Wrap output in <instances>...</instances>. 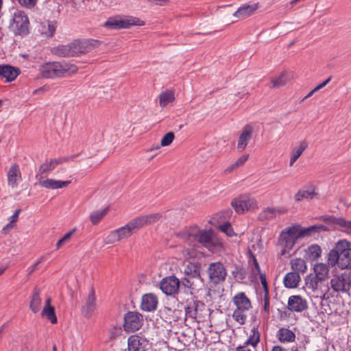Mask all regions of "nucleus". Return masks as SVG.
Returning a JSON list of instances; mask_svg holds the SVG:
<instances>
[{
    "instance_id": "1",
    "label": "nucleus",
    "mask_w": 351,
    "mask_h": 351,
    "mask_svg": "<svg viewBox=\"0 0 351 351\" xmlns=\"http://www.w3.org/2000/svg\"><path fill=\"white\" fill-rule=\"evenodd\" d=\"M162 217V215L161 213H156L145 215H141L132 219L125 226L116 229L120 241L129 238L142 228L158 221L160 220Z\"/></svg>"
},
{
    "instance_id": "2",
    "label": "nucleus",
    "mask_w": 351,
    "mask_h": 351,
    "mask_svg": "<svg viewBox=\"0 0 351 351\" xmlns=\"http://www.w3.org/2000/svg\"><path fill=\"white\" fill-rule=\"evenodd\" d=\"M328 263L332 267L336 265L342 269L351 271V246L346 240L337 242L328 254Z\"/></svg>"
},
{
    "instance_id": "3",
    "label": "nucleus",
    "mask_w": 351,
    "mask_h": 351,
    "mask_svg": "<svg viewBox=\"0 0 351 351\" xmlns=\"http://www.w3.org/2000/svg\"><path fill=\"white\" fill-rule=\"evenodd\" d=\"M78 68L75 64H71L65 62H47L41 65L39 71L40 75L45 78L62 77L66 75H71L77 73Z\"/></svg>"
},
{
    "instance_id": "4",
    "label": "nucleus",
    "mask_w": 351,
    "mask_h": 351,
    "mask_svg": "<svg viewBox=\"0 0 351 351\" xmlns=\"http://www.w3.org/2000/svg\"><path fill=\"white\" fill-rule=\"evenodd\" d=\"M200 268L201 265L198 262H189L184 268L185 277L181 281L182 285L191 290L197 289L202 283Z\"/></svg>"
},
{
    "instance_id": "5",
    "label": "nucleus",
    "mask_w": 351,
    "mask_h": 351,
    "mask_svg": "<svg viewBox=\"0 0 351 351\" xmlns=\"http://www.w3.org/2000/svg\"><path fill=\"white\" fill-rule=\"evenodd\" d=\"M295 225L283 229L278 237V245L282 247L281 255L289 253L296 243L299 237Z\"/></svg>"
},
{
    "instance_id": "6",
    "label": "nucleus",
    "mask_w": 351,
    "mask_h": 351,
    "mask_svg": "<svg viewBox=\"0 0 351 351\" xmlns=\"http://www.w3.org/2000/svg\"><path fill=\"white\" fill-rule=\"evenodd\" d=\"M331 289L337 293H348L351 287V271L345 270L335 274L330 281Z\"/></svg>"
},
{
    "instance_id": "7",
    "label": "nucleus",
    "mask_w": 351,
    "mask_h": 351,
    "mask_svg": "<svg viewBox=\"0 0 351 351\" xmlns=\"http://www.w3.org/2000/svg\"><path fill=\"white\" fill-rule=\"evenodd\" d=\"M207 272L210 280L214 284L225 281L227 271L223 265L220 262L212 263L208 265Z\"/></svg>"
},
{
    "instance_id": "8",
    "label": "nucleus",
    "mask_w": 351,
    "mask_h": 351,
    "mask_svg": "<svg viewBox=\"0 0 351 351\" xmlns=\"http://www.w3.org/2000/svg\"><path fill=\"white\" fill-rule=\"evenodd\" d=\"M101 45V42L94 39L77 40L73 42L75 56L90 52Z\"/></svg>"
},
{
    "instance_id": "9",
    "label": "nucleus",
    "mask_w": 351,
    "mask_h": 351,
    "mask_svg": "<svg viewBox=\"0 0 351 351\" xmlns=\"http://www.w3.org/2000/svg\"><path fill=\"white\" fill-rule=\"evenodd\" d=\"M232 206L238 213L257 208L256 201L247 195H241L232 201Z\"/></svg>"
},
{
    "instance_id": "10",
    "label": "nucleus",
    "mask_w": 351,
    "mask_h": 351,
    "mask_svg": "<svg viewBox=\"0 0 351 351\" xmlns=\"http://www.w3.org/2000/svg\"><path fill=\"white\" fill-rule=\"evenodd\" d=\"M143 316L137 312L129 311L124 316L123 327L127 332L138 330L143 324Z\"/></svg>"
},
{
    "instance_id": "11",
    "label": "nucleus",
    "mask_w": 351,
    "mask_h": 351,
    "mask_svg": "<svg viewBox=\"0 0 351 351\" xmlns=\"http://www.w3.org/2000/svg\"><path fill=\"white\" fill-rule=\"evenodd\" d=\"M321 219L330 226L331 228L351 234V221H346L343 218H338L334 216H322Z\"/></svg>"
},
{
    "instance_id": "12",
    "label": "nucleus",
    "mask_w": 351,
    "mask_h": 351,
    "mask_svg": "<svg viewBox=\"0 0 351 351\" xmlns=\"http://www.w3.org/2000/svg\"><path fill=\"white\" fill-rule=\"evenodd\" d=\"M144 21L138 18L130 17L123 20H115L110 19L105 23V26L112 29L128 28L132 25H143Z\"/></svg>"
},
{
    "instance_id": "13",
    "label": "nucleus",
    "mask_w": 351,
    "mask_h": 351,
    "mask_svg": "<svg viewBox=\"0 0 351 351\" xmlns=\"http://www.w3.org/2000/svg\"><path fill=\"white\" fill-rule=\"evenodd\" d=\"M12 25L19 34L28 33L29 20L23 11L16 10L14 13Z\"/></svg>"
},
{
    "instance_id": "14",
    "label": "nucleus",
    "mask_w": 351,
    "mask_h": 351,
    "mask_svg": "<svg viewBox=\"0 0 351 351\" xmlns=\"http://www.w3.org/2000/svg\"><path fill=\"white\" fill-rule=\"evenodd\" d=\"M150 348L151 344L145 337L134 335L128 339V351H147Z\"/></svg>"
},
{
    "instance_id": "15",
    "label": "nucleus",
    "mask_w": 351,
    "mask_h": 351,
    "mask_svg": "<svg viewBox=\"0 0 351 351\" xmlns=\"http://www.w3.org/2000/svg\"><path fill=\"white\" fill-rule=\"evenodd\" d=\"M180 285V280L176 276H171L162 280L160 288L166 295H171L178 292Z\"/></svg>"
},
{
    "instance_id": "16",
    "label": "nucleus",
    "mask_w": 351,
    "mask_h": 351,
    "mask_svg": "<svg viewBox=\"0 0 351 351\" xmlns=\"http://www.w3.org/2000/svg\"><path fill=\"white\" fill-rule=\"evenodd\" d=\"M205 308V304L204 302L199 300H193L191 302H188L186 306L185 307V316L191 318L193 320H195L197 317H201V312Z\"/></svg>"
},
{
    "instance_id": "17",
    "label": "nucleus",
    "mask_w": 351,
    "mask_h": 351,
    "mask_svg": "<svg viewBox=\"0 0 351 351\" xmlns=\"http://www.w3.org/2000/svg\"><path fill=\"white\" fill-rule=\"evenodd\" d=\"M287 308L293 312L300 313L308 308V303L300 295H291L288 299Z\"/></svg>"
},
{
    "instance_id": "18",
    "label": "nucleus",
    "mask_w": 351,
    "mask_h": 351,
    "mask_svg": "<svg viewBox=\"0 0 351 351\" xmlns=\"http://www.w3.org/2000/svg\"><path fill=\"white\" fill-rule=\"evenodd\" d=\"M297 228L298 236L299 239L314 236L316 233L320 232L328 231L329 228L324 225H314L307 228H302L300 225H295Z\"/></svg>"
},
{
    "instance_id": "19",
    "label": "nucleus",
    "mask_w": 351,
    "mask_h": 351,
    "mask_svg": "<svg viewBox=\"0 0 351 351\" xmlns=\"http://www.w3.org/2000/svg\"><path fill=\"white\" fill-rule=\"evenodd\" d=\"M178 235L189 245L193 247L198 246L199 228L197 227L189 228L180 232Z\"/></svg>"
},
{
    "instance_id": "20",
    "label": "nucleus",
    "mask_w": 351,
    "mask_h": 351,
    "mask_svg": "<svg viewBox=\"0 0 351 351\" xmlns=\"http://www.w3.org/2000/svg\"><path fill=\"white\" fill-rule=\"evenodd\" d=\"M253 132V127L250 125H246L243 128L238 139L237 149L239 152H243L245 149L252 137Z\"/></svg>"
},
{
    "instance_id": "21",
    "label": "nucleus",
    "mask_w": 351,
    "mask_h": 351,
    "mask_svg": "<svg viewBox=\"0 0 351 351\" xmlns=\"http://www.w3.org/2000/svg\"><path fill=\"white\" fill-rule=\"evenodd\" d=\"M96 309V298L93 287L90 289L89 294L86 300L84 305L82 308V313L86 317H90L93 312Z\"/></svg>"
},
{
    "instance_id": "22",
    "label": "nucleus",
    "mask_w": 351,
    "mask_h": 351,
    "mask_svg": "<svg viewBox=\"0 0 351 351\" xmlns=\"http://www.w3.org/2000/svg\"><path fill=\"white\" fill-rule=\"evenodd\" d=\"M158 298L154 293H146L143 295L141 308L144 311H153L156 309Z\"/></svg>"
},
{
    "instance_id": "23",
    "label": "nucleus",
    "mask_w": 351,
    "mask_h": 351,
    "mask_svg": "<svg viewBox=\"0 0 351 351\" xmlns=\"http://www.w3.org/2000/svg\"><path fill=\"white\" fill-rule=\"evenodd\" d=\"M232 302L238 310L247 311L252 308L250 300L244 292L237 293L232 298Z\"/></svg>"
},
{
    "instance_id": "24",
    "label": "nucleus",
    "mask_w": 351,
    "mask_h": 351,
    "mask_svg": "<svg viewBox=\"0 0 351 351\" xmlns=\"http://www.w3.org/2000/svg\"><path fill=\"white\" fill-rule=\"evenodd\" d=\"M315 190L316 186L313 184L304 186L297 192L294 196V199L296 202H300L303 199H312L317 195Z\"/></svg>"
},
{
    "instance_id": "25",
    "label": "nucleus",
    "mask_w": 351,
    "mask_h": 351,
    "mask_svg": "<svg viewBox=\"0 0 351 351\" xmlns=\"http://www.w3.org/2000/svg\"><path fill=\"white\" fill-rule=\"evenodd\" d=\"M19 74V68L8 64L0 66V77L8 82L14 80Z\"/></svg>"
},
{
    "instance_id": "26",
    "label": "nucleus",
    "mask_w": 351,
    "mask_h": 351,
    "mask_svg": "<svg viewBox=\"0 0 351 351\" xmlns=\"http://www.w3.org/2000/svg\"><path fill=\"white\" fill-rule=\"evenodd\" d=\"M71 181H61L56 180L54 179L47 178L46 180L38 179V184L41 187L47 189H57L66 187Z\"/></svg>"
},
{
    "instance_id": "27",
    "label": "nucleus",
    "mask_w": 351,
    "mask_h": 351,
    "mask_svg": "<svg viewBox=\"0 0 351 351\" xmlns=\"http://www.w3.org/2000/svg\"><path fill=\"white\" fill-rule=\"evenodd\" d=\"M210 249L214 245L213 232L211 230L199 229L198 245Z\"/></svg>"
},
{
    "instance_id": "28",
    "label": "nucleus",
    "mask_w": 351,
    "mask_h": 351,
    "mask_svg": "<svg viewBox=\"0 0 351 351\" xmlns=\"http://www.w3.org/2000/svg\"><path fill=\"white\" fill-rule=\"evenodd\" d=\"M41 290L36 287L32 292L29 301V308L34 313H38L41 308L42 300L40 298Z\"/></svg>"
},
{
    "instance_id": "29",
    "label": "nucleus",
    "mask_w": 351,
    "mask_h": 351,
    "mask_svg": "<svg viewBox=\"0 0 351 351\" xmlns=\"http://www.w3.org/2000/svg\"><path fill=\"white\" fill-rule=\"evenodd\" d=\"M7 176L8 184L12 188L16 187L18 180H21V173L19 169V166L17 164H13L9 169Z\"/></svg>"
},
{
    "instance_id": "30",
    "label": "nucleus",
    "mask_w": 351,
    "mask_h": 351,
    "mask_svg": "<svg viewBox=\"0 0 351 351\" xmlns=\"http://www.w3.org/2000/svg\"><path fill=\"white\" fill-rule=\"evenodd\" d=\"M313 269L314 275L317 280L323 282L329 278V266L328 265L322 263H317Z\"/></svg>"
},
{
    "instance_id": "31",
    "label": "nucleus",
    "mask_w": 351,
    "mask_h": 351,
    "mask_svg": "<svg viewBox=\"0 0 351 351\" xmlns=\"http://www.w3.org/2000/svg\"><path fill=\"white\" fill-rule=\"evenodd\" d=\"M41 316L46 317L51 324L57 323L55 308L51 305L50 298H47L45 302V306L41 311Z\"/></svg>"
},
{
    "instance_id": "32",
    "label": "nucleus",
    "mask_w": 351,
    "mask_h": 351,
    "mask_svg": "<svg viewBox=\"0 0 351 351\" xmlns=\"http://www.w3.org/2000/svg\"><path fill=\"white\" fill-rule=\"evenodd\" d=\"M54 55L60 57H73L75 56L73 43L66 45H60L57 47H54L51 50Z\"/></svg>"
},
{
    "instance_id": "33",
    "label": "nucleus",
    "mask_w": 351,
    "mask_h": 351,
    "mask_svg": "<svg viewBox=\"0 0 351 351\" xmlns=\"http://www.w3.org/2000/svg\"><path fill=\"white\" fill-rule=\"evenodd\" d=\"M258 3L244 4L234 13L236 17H247L252 15L258 9Z\"/></svg>"
},
{
    "instance_id": "34",
    "label": "nucleus",
    "mask_w": 351,
    "mask_h": 351,
    "mask_svg": "<svg viewBox=\"0 0 351 351\" xmlns=\"http://www.w3.org/2000/svg\"><path fill=\"white\" fill-rule=\"evenodd\" d=\"M300 281V276L297 272L287 273L283 279L284 285L287 288H296Z\"/></svg>"
},
{
    "instance_id": "35",
    "label": "nucleus",
    "mask_w": 351,
    "mask_h": 351,
    "mask_svg": "<svg viewBox=\"0 0 351 351\" xmlns=\"http://www.w3.org/2000/svg\"><path fill=\"white\" fill-rule=\"evenodd\" d=\"M276 337L281 343L293 342L295 339V334L291 330L286 328H280L277 332Z\"/></svg>"
},
{
    "instance_id": "36",
    "label": "nucleus",
    "mask_w": 351,
    "mask_h": 351,
    "mask_svg": "<svg viewBox=\"0 0 351 351\" xmlns=\"http://www.w3.org/2000/svg\"><path fill=\"white\" fill-rule=\"evenodd\" d=\"M290 265L293 272L304 274L307 270V265L305 261L301 258H293L290 261Z\"/></svg>"
},
{
    "instance_id": "37",
    "label": "nucleus",
    "mask_w": 351,
    "mask_h": 351,
    "mask_svg": "<svg viewBox=\"0 0 351 351\" xmlns=\"http://www.w3.org/2000/svg\"><path fill=\"white\" fill-rule=\"evenodd\" d=\"M308 143L306 141H302L300 143L298 147H294L291 152V156L290 158V166H292L295 162L301 156L302 152L307 148Z\"/></svg>"
},
{
    "instance_id": "38",
    "label": "nucleus",
    "mask_w": 351,
    "mask_h": 351,
    "mask_svg": "<svg viewBox=\"0 0 351 351\" xmlns=\"http://www.w3.org/2000/svg\"><path fill=\"white\" fill-rule=\"evenodd\" d=\"M322 254L321 247L316 244L311 245L305 250V254L307 258L311 261H315Z\"/></svg>"
},
{
    "instance_id": "39",
    "label": "nucleus",
    "mask_w": 351,
    "mask_h": 351,
    "mask_svg": "<svg viewBox=\"0 0 351 351\" xmlns=\"http://www.w3.org/2000/svg\"><path fill=\"white\" fill-rule=\"evenodd\" d=\"M55 169L53 163L51 160L45 161L41 164L38 168V173L36 178L38 180L39 178L43 179L44 175H47Z\"/></svg>"
},
{
    "instance_id": "40",
    "label": "nucleus",
    "mask_w": 351,
    "mask_h": 351,
    "mask_svg": "<svg viewBox=\"0 0 351 351\" xmlns=\"http://www.w3.org/2000/svg\"><path fill=\"white\" fill-rule=\"evenodd\" d=\"M261 334L258 331V327L254 326L251 330V333L247 340L244 343L245 345L252 346L255 348L260 341Z\"/></svg>"
},
{
    "instance_id": "41",
    "label": "nucleus",
    "mask_w": 351,
    "mask_h": 351,
    "mask_svg": "<svg viewBox=\"0 0 351 351\" xmlns=\"http://www.w3.org/2000/svg\"><path fill=\"white\" fill-rule=\"evenodd\" d=\"M54 21H46L42 25L41 32L47 37H52L56 32V25Z\"/></svg>"
},
{
    "instance_id": "42",
    "label": "nucleus",
    "mask_w": 351,
    "mask_h": 351,
    "mask_svg": "<svg viewBox=\"0 0 351 351\" xmlns=\"http://www.w3.org/2000/svg\"><path fill=\"white\" fill-rule=\"evenodd\" d=\"M159 99L160 106L164 107L175 99L174 93L172 90H167L160 95Z\"/></svg>"
},
{
    "instance_id": "43",
    "label": "nucleus",
    "mask_w": 351,
    "mask_h": 351,
    "mask_svg": "<svg viewBox=\"0 0 351 351\" xmlns=\"http://www.w3.org/2000/svg\"><path fill=\"white\" fill-rule=\"evenodd\" d=\"M322 283L320 280L315 278V276L313 274L308 275L305 278V285L308 289L315 291L318 289L319 285Z\"/></svg>"
},
{
    "instance_id": "44",
    "label": "nucleus",
    "mask_w": 351,
    "mask_h": 351,
    "mask_svg": "<svg viewBox=\"0 0 351 351\" xmlns=\"http://www.w3.org/2000/svg\"><path fill=\"white\" fill-rule=\"evenodd\" d=\"M276 213L277 210L276 208L268 207L260 213L258 215V219L261 221L271 220L276 217Z\"/></svg>"
},
{
    "instance_id": "45",
    "label": "nucleus",
    "mask_w": 351,
    "mask_h": 351,
    "mask_svg": "<svg viewBox=\"0 0 351 351\" xmlns=\"http://www.w3.org/2000/svg\"><path fill=\"white\" fill-rule=\"evenodd\" d=\"M288 82L286 73H282L278 77H274L271 80L272 86L274 88H280L285 86Z\"/></svg>"
},
{
    "instance_id": "46",
    "label": "nucleus",
    "mask_w": 351,
    "mask_h": 351,
    "mask_svg": "<svg viewBox=\"0 0 351 351\" xmlns=\"http://www.w3.org/2000/svg\"><path fill=\"white\" fill-rule=\"evenodd\" d=\"M108 208L102 210L93 212L90 215V219L93 224H97L101 219L106 215Z\"/></svg>"
},
{
    "instance_id": "47",
    "label": "nucleus",
    "mask_w": 351,
    "mask_h": 351,
    "mask_svg": "<svg viewBox=\"0 0 351 351\" xmlns=\"http://www.w3.org/2000/svg\"><path fill=\"white\" fill-rule=\"evenodd\" d=\"M244 311L235 309L232 313L233 319L239 324L243 325L245 323L247 316Z\"/></svg>"
},
{
    "instance_id": "48",
    "label": "nucleus",
    "mask_w": 351,
    "mask_h": 351,
    "mask_svg": "<svg viewBox=\"0 0 351 351\" xmlns=\"http://www.w3.org/2000/svg\"><path fill=\"white\" fill-rule=\"evenodd\" d=\"M121 241L116 230L110 232L108 235L104 239L105 244H113L116 242Z\"/></svg>"
},
{
    "instance_id": "49",
    "label": "nucleus",
    "mask_w": 351,
    "mask_h": 351,
    "mask_svg": "<svg viewBox=\"0 0 351 351\" xmlns=\"http://www.w3.org/2000/svg\"><path fill=\"white\" fill-rule=\"evenodd\" d=\"M175 138V135L173 132H169L167 133L161 139L160 145L161 146H168L169 145Z\"/></svg>"
},
{
    "instance_id": "50",
    "label": "nucleus",
    "mask_w": 351,
    "mask_h": 351,
    "mask_svg": "<svg viewBox=\"0 0 351 351\" xmlns=\"http://www.w3.org/2000/svg\"><path fill=\"white\" fill-rule=\"evenodd\" d=\"M75 229H73L70 232H67L62 238H61L56 243V246L57 249H59L62 245L66 243L71 237L72 234L75 232Z\"/></svg>"
},
{
    "instance_id": "51",
    "label": "nucleus",
    "mask_w": 351,
    "mask_h": 351,
    "mask_svg": "<svg viewBox=\"0 0 351 351\" xmlns=\"http://www.w3.org/2000/svg\"><path fill=\"white\" fill-rule=\"evenodd\" d=\"M263 302H264V305H263L264 312L265 313V314L268 317L269 315V314H270V304H269V292L268 293H264V295H263Z\"/></svg>"
},
{
    "instance_id": "52",
    "label": "nucleus",
    "mask_w": 351,
    "mask_h": 351,
    "mask_svg": "<svg viewBox=\"0 0 351 351\" xmlns=\"http://www.w3.org/2000/svg\"><path fill=\"white\" fill-rule=\"evenodd\" d=\"M219 230L229 237L232 236L233 234V230L230 223H225L219 226Z\"/></svg>"
},
{
    "instance_id": "53",
    "label": "nucleus",
    "mask_w": 351,
    "mask_h": 351,
    "mask_svg": "<svg viewBox=\"0 0 351 351\" xmlns=\"http://www.w3.org/2000/svg\"><path fill=\"white\" fill-rule=\"evenodd\" d=\"M181 252L184 259L190 258L195 254L194 250L191 248H182Z\"/></svg>"
},
{
    "instance_id": "54",
    "label": "nucleus",
    "mask_w": 351,
    "mask_h": 351,
    "mask_svg": "<svg viewBox=\"0 0 351 351\" xmlns=\"http://www.w3.org/2000/svg\"><path fill=\"white\" fill-rule=\"evenodd\" d=\"M36 1L37 0H19L20 5L27 8H33L36 5Z\"/></svg>"
},
{
    "instance_id": "55",
    "label": "nucleus",
    "mask_w": 351,
    "mask_h": 351,
    "mask_svg": "<svg viewBox=\"0 0 351 351\" xmlns=\"http://www.w3.org/2000/svg\"><path fill=\"white\" fill-rule=\"evenodd\" d=\"M44 261H45V257L41 256L33 265H32L28 269V274L31 275L33 272H34L37 269V267H38V264L43 262Z\"/></svg>"
},
{
    "instance_id": "56",
    "label": "nucleus",
    "mask_w": 351,
    "mask_h": 351,
    "mask_svg": "<svg viewBox=\"0 0 351 351\" xmlns=\"http://www.w3.org/2000/svg\"><path fill=\"white\" fill-rule=\"evenodd\" d=\"M260 280H261V282L263 287V289H264V293H268L269 292V289H268V286H267V279H266V276L265 274H261L260 275Z\"/></svg>"
},
{
    "instance_id": "57",
    "label": "nucleus",
    "mask_w": 351,
    "mask_h": 351,
    "mask_svg": "<svg viewBox=\"0 0 351 351\" xmlns=\"http://www.w3.org/2000/svg\"><path fill=\"white\" fill-rule=\"evenodd\" d=\"M249 158V154H244V155H242L240 158H239L237 161H235L234 162L236 163V165H237L239 166V167L240 166H242L243 165H244V163Z\"/></svg>"
},
{
    "instance_id": "58",
    "label": "nucleus",
    "mask_w": 351,
    "mask_h": 351,
    "mask_svg": "<svg viewBox=\"0 0 351 351\" xmlns=\"http://www.w3.org/2000/svg\"><path fill=\"white\" fill-rule=\"evenodd\" d=\"M53 163V166L56 167L58 165L65 162L68 160L67 158H59L56 159L50 160Z\"/></svg>"
},
{
    "instance_id": "59",
    "label": "nucleus",
    "mask_w": 351,
    "mask_h": 351,
    "mask_svg": "<svg viewBox=\"0 0 351 351\" xmlns=\"http://www.w3.org/2000/svg\"><path fill=\"white\" fill-rule=\"evenodd\" d=\"M21 210L20 208L17 209L14 212L13 215L10 217V221H11V223H15V222L17 221L18 218H19V213H21Z\"/></svg>"
},
{
    "instance_id": "60",
    "label": "nucleus",
    "mask_w": 351,
    "mask_h": 351,
    "mask_svg": "<svg viewBox=\"0 0 351 351\" xmlns=\"http://www.w3.org/2000/svg\"><path fill=\"white\" fill-rule=\"evenodd\" d=\"M332 79V77L330 76L329 77H328L325 81H324L322 83H321L320 84H319L318 86H317L315 87V90H320L321 88H324V86H326L331 80Z\"/></svg>"
},
{
    "instance_id": "61",
    "label": "nucleus",
    "mask_w": 351,
    "mask_h": 351,
    "mask_svg": "<svg viewBox=\"0 0 351 351\" xmlns=\"http://www.w3.org/2000/svg\"><path fill=\"white\" fill-rule=\"evenodd\" d=\"M238 167H239V166L237 165H236L235 162H234L232 165H230V166H228L226 168V169L225 170V171L226 173H230V172L233 171L234 170L237 169Z\"/></svg>"
},
{
    "instance_id": "62",
    "label": "nucleus",
    "mask_w": 351,
    "mask_h": 351,
    "mask_svg": "<svg viewBox=\"0 0 351 351\" xmlns=\"http://www.w3.org/2000/svg\"><path fill=\"white\" fill-rule=\"evenodd\" d=\"M234 351H252V350L248 348V346L245 345L243 343V345L237 347L235 348Z\"/></svg>"
},
{
    "instance_id": "63",
    "label": "nucleus",
    "mask_w": 351,
    "mask_h": 351,
    "mask_svg": "<svg viewBox=\"0 0 351 351\" xmlns=\"http://www.w3.org/2000/svg\"><path fill=\"white\" fill-rule=\"evenodd\" d=\"M14 223H11V221H10V223H8L3 229H2V232L3 234H7L8 232H7V229L8 228H12L14 227V225H13Z\"/></svg>"
},
{
    "instance_id": "64",
    "label": "nucleus",
    "mask_w": 351,
    "mask_h": 351,
    "mask_svg": "<svg viewBox=\"0 0 351 351\" xmlns=\"http://www.w3.org/2000/svg\"><path fill=\"white\" fill-rule=\"evenodd\" d=\"M271 351H285L281 346H274Z\"/></svg>"
}]
</instances>
